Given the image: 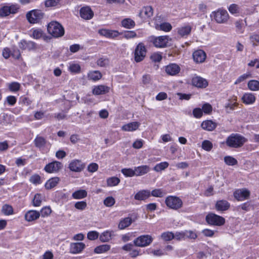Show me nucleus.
Wrapping results in <instances>:
<instances>
[{
	"mask_svg": "<svg viewBox=\"0 0 259 259\" xmlns=\"http://www.w3.org/2000/svg\"><path fill=\"white\" fill-rule=\"evenodd\" d=\"M121 25L125 28L132 29L135 27V22L130 18H125L122 20Z\"/></svg>",
	"mask_w": 259,
	"mask_h": 259,
	"instance_id": "31",
	"label": "nucleus"
},
{
	"mask_svg": "<svg viewBox=\"0 0 259 259\" xmlns=\"http://www.w3.org/2000/svg\"><path fill=\"white\" fill-rule=\"evenodd\" d=\"M44 16V13L39 10H33L28 12L26 18L30 23H38Z\"/></svg>",
	"mask_w": 259,
	"mask_h": 259,
	"instance_id": "4",
	"label": "nucleus"
},
{
	"mask_svg": "<svg viewBox=\"0 0 259 259\" xmlns=\"http://www.w3.org/2000/svg\"><path fill=\"white\" fill-rule=\"evenodd\" d=\"M60 0H46L45 1V6L47 7L56 6Z\"/></svg>",
	"mask_w": 259,
	"mask_h": 259,
	"instance_id": "58",
	"label": "nucleus"
},
{
	"mask_svg": "<svg viewBox=\"0 0 259 259\" xmlns=\"http://www.w3.org/2000/svg\"><path fill=\"white\" fill-rule=\"evenodd\" d=\"M151 59L155 62H159L162 59V56L159 53H155L151 56Z\"/></svg>",
	"mask_w": 259,
	"mask_h": 259,
	"instance_id": "57",
	"label": "nucleus"
},
{
	"mask_svg": "<svg viewBox=\"0 0 259 259\" xmlns=\"http://www.w3.org/2000/svg\"><path fill=\"white\" fill-rule=\"evenodd\" d=\"M224 161L227 165L233 166L238 163L237 160L234 157L230 156H227L224 157Z\"/></svg>",
	"mask_w": 259,
	"mask_h": 259,
	"instance_id": "40",
	"label": "nucleus"
},
{
	"mask_svg": "<svg viewBox=\"0 0 259 259\" xmlns=\"http://www.w3.org/2000/svg\"><path fill=\"white\" fill-rule=\"evenodd\" d=\"M20 84L17 82H13L9 85V89L11 92H17L19 90Z\"/></svg>",
	"mask_w": 259,
	"mask_h": 259,
	"instance_id": "54",
	"label": "nucleus"
},
{
	"mask_svg": "<svg viewBox=\"0 0 259 259\" xmlns=\"http://www.w3.org/2000/svg\"><path fill=\"white\" fill-rule=\"evenodd\" d=\"M87 206V202L83 201L77 202L74 204L75 208L80 210H84Z\"/></svg>",
	"mask_w": 259,
	"mask_h": 259,
	"instance_id": "51",
	"label": "nucleus"
},
{
	"mask_svg": "<svg viewBox=\"0 0 259 259\" xmlns=\"http://www.w3.org/2000/svg\"><path fill=\"white\" fill-rule=\"evenodd\" d=\"M193 114L195 117L199 118L202 116L203 112L201 109L196 108L194 109L193 111Z\"/></svg>",
	"mask_w": 259,
	"mask_h": 259,
	"instance_id": "62",
	"label": "nucleus"
},
{
	"mask_svg": "<svg viewBox=\"0 0 259 259\" xmlns=\"http://www.w3.org/2000/svg\"><path fill=\"white\" fill-rule=\"evenodd\" d=\"M2 212L6 215H10L13 213V207L9 205L5 204L2 207Z\"/></svg>",
	"mask_w": 259,
	"mask_h": 259,
	"instance_id": "48",
	"label": "nucleus"
},
{
	"mask_svg": "<svg viewBox=\"0 0 259 259\" xmlns=\"http://www.w3.org/2000/svg\"><path fill=\"white\" fill-rule=\"evenodd\" d=\"M247 141L246 138L238 134H232L226 139V145L231 148L242 147Z\"/></svg>",
	"mask_w": 259,
	"mask_h": 259,
	"instance_id": "1",
	"label": "nucleus"
},
{
	"mask_svg": "<svg viewBox=\"0 0 259 259\" xmlns=\"http://www.w3.org/2000/svg\"><path fill=\"white\" fill-rule=\"evenodd\" d=\"M192 27L190 25H186L178 28V33L181 37H186L191 31Z\"/></svg>",
	"mask_w": 259,
	"mask_h": 259,
	"instance_id": "28",
	"label": "nucleus"
},
{
	"mask_svg": "<svg viewBox=\"0 0 259 259\" xmlns=\"http://www.w3.org/2000/svg\"><path fill=\"white\" fill-rule=\"evenodd\" d=\"M133 222L132 219L130 218H125L121 220L118 225V228L120 229H124L128 227Z\"/></svg>",
	"mask_w": 259,
	"mask_h": 259,
	"instance_id": "33",
	"label": "nucleus"
},
{
	"mask_svg": "<svg viewBox=\"0 0 259 259\" xmlns=\"http://www.w3.org/2000/svg\"><path fill=\"white\" fill-rule=\"evenodd\" d=\"M99 237V233L97 231H90L87 234L88 238L90 240H94Z\"/></svg>",
	"mask_w": 259,
	"mask_h": 259,
	"instance_id": "56",
	"label": "nucleus"
},
{
	"mask_svg": "<svg viewBox=\"0 0 259 259\" xmlns=\"http://www.w3.org/2000/svg\"><path fill=\"white\" fill-rule=\"evenodd\" d=\"M153 240V238L150 235H141L134 240V243L137 246L144 247L150 245Z\"/></svg>",
	"mask_w": 259,
	"mask_h": 259,
	"instance_id": "7",
	"label": "nucleus"
},
{
	"mask_svg": "<svg viewBox=\"0 0 259 259\" xmlns=\"http://www.w3.org/2000/svg\"><path fill=\"white\" fill-rule=\"evenodd\" d=\"M151 196V192L148 190H143L139 191L134 196L137 200H145Z\"/></svg>",
	"mask_w": 259,
	"mask_h": 259,
	"instance_id": "23",
	"label": "nucleus"
},
{
	"mask_svg": "<svg viewBox=\"0 0 259 259\" xmlns=\"http://www.w3.org/2000/svg\"><path fill=\"white\" fill-rule=\"evenodd\" d=\"M111 235L112 232L108 231L104 232L100 236V240L103 242H108L111 239Z\"/></svg>",
	"mask_w": 259,
	"mask_h": 259,
	"instance_id": "38",
	"label": "nucleus"
},
{
	"mask_svg": "<svg viewBox=\"0 0 259 259\" xmlns=\"http://www.w3.org/2000/svg\"><path fill=\"white\" fill-rule=\"evenodd\" d=\"M168 166V163L167 162H162L157 164L154 167V170L156 171H160L165 169Z\"/></svg>",
	"mask_w": 259,
	"mask_h": 259,
	"instance_id": "43",
	"label": "nucleus"
},
{
	"mask_svg": "<svg viewBox=\"0 0 259 259\" xmlns=\"http://www.w3.org/2000/svg\"><path fill=\"white\" fill-rule=\"evenodd\" d=\"M185 238H189L195 239L197 238L196 234L192 231H184Z\"/></svg>",
	"mask_w": 259,
	"mask_h": 259,
	"instance_id": "53",
	"label": "nucleus"
},
{
	"mask_svg": "<svg viewBox=\"0 0 259 259\" xmlns=\"http://www.w3.org/2000/svg\"><path fill=\"white\" fill-rule=\"evenodd\" d=\"M206 55L202 50H198L193 53V58L196 63H203L206 59Z\"/></svg>",
	"mask_w": 259,
	"mask_h": 259,
	"instance_id": "18",
	"label": "nucleus"
},
{
	"mask_svg": "<svg viewBox=\"0 0 259 259\" xmlns=\"http://www.w3.org/2000/svg\"><path fill=\"white\" fill-rule=\"evenodd\" d=\"M98 33L102 36L109 38H114L117 37L119 32L117 30H110L107 29H101L99 30Z\"/></svg>",
	"mask_w": 259,
	"mask_h": 259,
	"instance_id": "17",
	"label": "nucleus"
},
{
	"mask_svg": "<svg viewBox=\"0 0 259 259\" xmlns=\"http://www.w3.org/2000/svg\"><path fill=\"white\" fill-rule=\"evenodd\" d=\"M137 36L136 33L134 31H127L124 34V37L127 39H130L136 37Z\"/></svg>",
	"mask_w": 259,
	"mask_h": 259,
	"instance_id": "63",
	"label": "nucleus"
},
{
	"mask_svg": "<svg viewBox=\"0 0 259 259\" xmlns=\"http://www.w3.org/2000/svg\"><path fill=\"white\" fill-rule=\"evenodd\" d=\"M206 220L209 224L217 226L223 225L225 222L224 218L212 213L206 215Z\"/></svg>",
	"mask_w": 259,
	"mask_h": 259,
	"instance_id": "9",
	"label": "nucleus"
},
{
	"mask_svg": "<svg viewBox=\"0 0 259 259\" xmlns=\"http://www.w3.org/2000/svg\"><path fill=\"white\" fill-rule=\"evenodd\" d=\"M84 167L82 162L77 159H74L71 161L69 165V168L70 170L75 172H80Z\"/></svg>",
	"mask_w": 259,
	"mask_h": 259,
	"instance_id": "15",
	"label": "nucleus"
},
{
	"mask_svg": "<svg viewBox=\"0 0 259 259\" xmlns=\"http://www.w3.org/2000/svg\"><path fill=\"white\" fill-rule=\"evenodd\" d=\"M88 77L91 80L96 81L102 77V74L99 71H91L88 74Z\"/></svg>",
	"mask_w": 259,
	"mask_h": 259,
	"instance_id": "36",
	"label": "nucleus"
},
{
	"mask_svg": "<svg viewBox=\"0 0 259 259\" xmlns=\"http://www.w3.org/2000/svg\"><path fill=\"white\" fill-rule=\"evenodd\" d=\"M47 30L53 37L58 38L64 34V29L63 26L57 21H52L48 25Z\"/></svg>",
	"mask_w": 259,
	"mask_h": 259,
	"instance_id": "2",
	"label": "nucleus"
},
{
	"mask_svg": "<svg viewBox=\"0 0 259 259\" xmlns=\"http://www.w3.org/2000/svg\"><path fill=\"white\" fill-rule=\"evenodd\" d=\"M146 49L145 45L139 43L136 47L135 51V60L136 62H140L144 60L146 56Z\"/></svg>",
	"mask_w": 259,
	"mask_h": 259,
	"instance_id": "8",
	"label": "nucleus"
},
{
	"mask_svg": "<svg viewBox=\"0 0 259 259\" xmlns=\"http://www.w3.org/2000/svg\"><path fill=\"white\" fill-rule=\"evenodd\" d=\"M60 179L58 177H54L50 179L45 184L47 189H51L55 187L59 183Z\"/></svg>",
	"mask_w": 259,
	"mask_h": 259,
	"instance_id": "30",
	"label": "nucleus"
},
{
	"mask_svg": "<svg viewBox=\"0 0 259 259\" xmlns=\"http://www.w3.org/2000/svg\"><path fill=\"white\" fill-rule=\"evenodd\" d=\"M87 196V192L85 190H79L72 194V197L75 199H83Z\"/></svg>",
	"mask_w": 259,
	"mask_h": 259,
	"instance_id": "32",
	"label": "nucleus"
},
{
	"mask_svg": "<svg viewBox=\"0 0 259 259\" xmlns=\"http://www.w3.org/2000/svg\"><path fill=\"white\" fill-rule=\"evenodd\" d=\"M212 147V143L208 140H204L202 143V148L206 151H210Z\"/></svg>",
	"mask_w": 259,
	"mask_h": 259,
	"instance_id": "46",
	"label": "nucleus"
},
{
	"mask_svg": "<svg viewBox=\"0 0 259 259\" xmlns=\"http://www.w3.org/2000/svg\"><path fill=\"white\" fill-rule=\"evenodd\" d=\"M171 39L167 35L160 36L158 37L152 36L151 41L156 48H164L167 46V44Z\"/></svg>",
	"mask_w": 259,
	"mask_h": 259,
	"instance_id": "5",
	"label": "nucleus"
},
{
	"mask_svg": "<svg viewBox=\"0 0 259 259\" xmlns=\"http://www.w3.org/2000/svg\"><path fill=\"white\" fill-rule=\"evenodd\" d=\"M211 17L218 23H226L228 21L229 15L226 10L219 9L211 14Z\"/></svg>",
	"mask_w": 259,
	"mask_h": 259,
	"instance_id": "3",
	"label": "nucleus"
},
{
	"mask_svg": "<svg viewBox=\"0 0 259 259\" xmlns=\"http://www.w3.org/2000/svg\"><path fill=\"white\" fill-rule=\"evenodd\" d=\"M52 212L51 209L50 207H45L41 210V214L42 217L48 216Z\"/></svg>",
	"mask_w": 259,
	"mask_h": 259,
	"instance_id": "61",
	"label": "nucleus"
},
{
	"mask_svg": "<svg viewBox=\"0 0 259 259\" xmlns=\"http://www.w3.org/2000/svg\"><path fill=\"white\" fill-rule=\"evenodd\" d=\"M161 237L164 241H170L174 239V234L171 232H164L162 233Z\"/></svg>",
	"mask_w": 259,
	"mask_h": 259,
	"instance_id": "44",
	"label": "nucleus"
},
{
	"mask_svg": "<svg viewBox=\"0 0 259 259\" xmlns=\"http://www.w3.org/2000/svg\"><path fill=\"white\" fill-rule=\"evenodd\" d=\"M247 86L248 89L252 91L259 90V81L256 80H251L248 81Z\"/></svg>",
	"mask_w": 259,
	"mask_h": 259,
	"instance_id": "35",
	"label": "nucleus"
},
{
	"mask_svg": "<svg viewBox=\"0 0 259 259\" xmlns=\"http://www.w3.org/2000/svg\"><path fill=\"white\" fill-rule=\"evenodd\" d=\"M110 88L106 85H100L95 87L93 93L95 95L105 94L109 92Z\"/></svg>",
	"mask_w": 259,
	"mask_h": 259,
	"instance_id": "24",
	"label": "nucleus"
},
{
	"mask_svg": "<svg viewBox=\"0 0 259 259\" xmlns=\"http://www.w3.org/2000/svg\"><path fill=\"white\" fill-rule=\"evenodd\" d=\"M121 172L126 177H132L135 176V169L123 168L121 169Z\"/></svg>",
	"mask_w": 259,
	"mask_h": 259,
	"instance_id": "50",
	"label": "nucleus"
},
{
	"mask_svg": "<svg viewBox=\"0 0 259 259\" xmlns=\"http://www.w3.org/2000/svg\"><path fill=\"white\" fill-rule=\"evenodd\" d=\"M42 196L40 194H36L32 200L33 205L39 206L42 202Z\"/></svg>",
	"mask_w": 259,
	"mask_h": 259,
	"instance_id": "41",
	"label": "nucleus"
},
{
	"mask_svg": "<svg viewBox=\"0 0 259 259\" xmlns=\"http://www.w3.org/2000/svg\"><path fill=\"white\" fill-rule=\"evenodd\" d=\"M115 202V199L112 197H108L104 200V205L107 207H111Z\"/></svg>",
	"mask_w": 259,
	"mask_h": 259,
	"instance_id": "52",
	"label": "nucleus"
},
{
	"mask_svg": "<svg viewBox=\"0 0 259 259\" xmlns=\"http://www.w3.org/2000/svg\"><path fill=\"white\" fill-rule=\"evenodd\" d=\"M157 29L161 30L166 32L169 31L172 29L171 24L169 23L164 22L156 26Z\"/></svg>",
	"mask_w": 259,
	"mask_h": 259,
	"instance_id": "39",
	"label": "nucleus"
},
{
	"mask_svg": "<svg viewBox=\"0 0 259 259\" xmlns=\"http://www.w3.org/2000/svg\"><path fill=\"white\" fill-rule=\"evenodd\" d=\"M180 67L176 64H170L165 67V72L169 75H175L179 73Z\"/></svg>",
	"mask_w": 259,
	"mask_h": 259,
	"instance_id": "20",
	"label": "nucleus"
},
{
	"mask_svg": "<svg viewBox=\"0 0 259 259\" xmlns=\"http://www.w3.org/2000/svg\"><path fill=\"white\" fill-rule=\"evenodd\" d=\"M239 7L235 4H232L230 5L228 10L232 14H236L239 13Z\"/></svg>",
	"mask_w": 259,
	"mask_h": 259,
	"instance_id": "49",
	"label": "nucleus"
},
{
	"mask_svg": "<svg viewBox=\"0 0 259 259\" xmlns=\"http://www.w3.org/2000/svg\"><path fill=\"white\" fill-rule=\"evenodd\" d=\"M135 176H141L147 174L150 170L149 166L144 165L135 167Z\"/></svg>",
	"mask_w": 259,
	"mask_h": 259,
	"instance_id": "25",
	"label": "nucleus"
},
{
	"mask_svg": "<svg viewBox=\"0 0 259 259\" xmlns=\"http://www.w3.org/2000/svg\"><path fill=\"white\" fill-rule=\"evenodd\" d=\"M241 99L245 104H252L255 101V97L252 93H245L242 97Z\"/></svg>",
	"mask_w": 259,
	"mask_h": 259,
	"instance_id": "27",
	"label": "nucleus"
},
{
	"mask_svg": "<svg viewBox=\"0 0 259 259\" xmlns=\"http://www.w3.org/2000/svg\"><path fill=\"white\" fill-rule=\"evenodd\" d=\"M201 126L203 130L207 131H212L217 127V123L212 120H206L202 122Z\"/></svg>",
	"mask_w": 259,
	"mask_h": 259,
	"instance_id": "26",
	"label": "nucleus"
},
{
	"mask_svg": "<svg viewBox=\"0 0 259 259\" xmlns=\"http://www.w3.org/2000/svg\"><path fill=\"white\" fill-rule=\"evenodd\" d=\"M229 207V203L226 200L218 201L215 204L216 209L221 211L227 210Z\"/></svg>",
	"mask_w": 259,
	"mask_h": 259,
	"instance_id": "29",
	"label": "nucleus"
},
{
	"mask_svg": "<svg viewBox=\"0 0 259 259\" xmlns=\"http://www.w3.org/2000/svg\"><path fill=\"white\" fill-rule=\"evenodd\" d=\"M166 193L161 189H155L151 192V195L156 197H162Z\"/></svg>",
	"mask_w": 259,
	"mask_h": 259,
	"instance_id": "45",
	"label": "nucleus"
},
{
	"mask_svg": "<svg viewBox=\"0 0 259 259\" xmlns=\"http://www.w3.org/2000/svg\"><path fill=\"white\" fill-rule=\"evenodd\" d=\"M141 123L139 122H132L123 125L121 127L122 130L125 132H133L137 130Z\"/></svg>",
	"mask_w": 259,
	"mask_h": 259,
	"instance_id": "22",
	"label": "nucleus"
},
{
	"mask_svg": "<svg viewBox=\"0 0 259 259\" xmlns=\"http://www.w3.org/2000/svg\"><path fill=\"white\" fill-rule=\"evenodd\" d=\"M62 166L61 162L55 161L46 165L45 170L48 173L56 172L61 169Z\"/></svg>",
	"mask_w": 259,
	"mask_h": 259,
	"instance_id": "11",
	"label": "nucleus"
},
{
	"mask_svg": "<svg viewBox=\"0 0 259 259\" xmlns=\"http://www.w3.org/2000/svg\"><path fill=\"white\" fill-rule=\"evenodd\" d=\"M120 182V179L117 177H111L107 179V185L110 187L117 185Z\"/></svg>",
	"mask_w": 259,
	"mask_h": 259,
	"instance_id": "42",
	"label": "nucleus"
},
{
	"mask_svg": "<svg viewBox=\"0 0 259 259\" xmlns=\"http://www.w3.org/2000/svg\"><path fill=\"white\" fill-rule=\"evenodd\" d=\"M165 203L170 208L177 210L182 206L183 202L180 198L176 196H169L165 199Z\"/></svg>",
	"mask_w": 259,
	"mask_h": 259,
	"instance_id": "6",
	"label": "nucleus"
},
{
	"mask_svg": "<svg viewBox=\"0 0 259 259\" xmlns=\"http://www.w3.org/2000/svg\"><path fill=\"white\" fill-rule=\"evenodd\" d=\"M110 249V246L107 244H104L96 247L94 251L96 253H102L108 251Z\"/></svg>",
	"mask_w": 259,
	"mask_h": 259,
	"instance_id": "37",
	"label": "nucleus"
},
{
	"mask_svg": "<svg viewBox=\"0 0 259 259\" xmlns=\"http://www.w3.org/2000/svg\"><path fill=\"white\" fill-rule=\"evenodd\" d=\"M97 63L101 67H105L109 64V60L107 58H101L97 60Z\"/></svg>",
	"mask_w": 259,
	"mask_h": 259,
	"instance_id": "55",
	"label": "nucleus"
},
{
	"mask_svg": "<svg viewBox=\"0 0 259 259\" xmlns=\"http://www.w3.org/2000/svg\"><path fill=\"white\" fill-rule=\"evenodd\" d=\"M85 244L83 242L71 243L69 252L72 254L80 253L85 248Z\"/></svg>",
	"mask_w": 259,
	"mask_h": 259,
	"instance_id": "14",
	"label": "nucleus"
},
{
	"mask_svg": "<svg viewBox=\"0 0 259 259\" xmlns=\"http://www.w3.org/2000/svg\"><path fill=\"white\" fill-rule=\"evenodd\" d=\"M80 17L84 20H90L94 16V12L89 6L82 7L79 11Z\"/></svg>",
	"mask_w": 259,
	"mask_h": 259,
	"instance_id": "13",
	"label": "nucleus"
},
{
	"mask_svg": "<svg viewBox=\"0 0 259 259\" xmlns=\"http://www.w3.org/2000/svg\"><path fill=\"white\" fill-rule=\"evenodd\" d=\"M34 142L35 146L39 149L43 148L46 143L45 138L40 136H37Z\"/></svg>",
	"mask_w": 259,
	"mask_h": 259,
	"instance_id": "34",
	"label": "nucleus"
},
{
	"mask_svg": "<svg viewBox=\"0 0 259 259\" xmlns=\"http://www.w3.org/2000/svg\"><path fill=\"white\" fill-rule=\"evenodd\" d=\"M43 31L40 29H36L32 30L31 36L35 39H39L43 36Z\"/></svg>",
	"mask_w": 259,
	"mask_h": 259,
	"instance_id": "47",
	"label": "nucleus"
},
{
	"mask_svg": "<svg viewBox=\"0 0 259 259\" xmlns=\"http://www.w3.org/2000/svg\"><path fill=\"white\" fill-rule=\"evenodd\" d=\"M153 14L152 7L146 6L143 7L139 13V16L142 18H148L151 17Z\"/></svg>",
	"mask_w": 259,
	"mask_h": 259,
	"instance_id": "19",
	"label": "nucleus"
},
{
	"mask_svg": "<svg viewBox=\"0 0 259 259\" xmlns=\"http://www.w3.org/2000/svg\"><path fill=\"white\" fill-rule=\"evenodd\" d=\"M192 84L198 88H205L208 85L207 81L198 76H193L191 80Z\"/></svg>",
	"mask_w": 259,
	"mask_h": 259,
	"instance_id": "12",
	"label": "nucleus"
},
{
	"mask_svg": "<svg viewBox=\"0 0 259 259\" xmlns=\"http://www.w3.org/2000/svg\"><path fill=\"white\" fill-rule=\"evenodd\" d=\"M18 9L19 7L15 5L4 6L0 8V17H4L10 14H15L18 12Z\"/></svg>",
	"mask_w": 259,
	"mask_h": 259,
	"instance_id": "10",
	"label": "nucleus"
},
{
	"mask_svg": "<svg viewBox=\"0 0 259 259\" xmlns=\"http://www.w3.org/2000/svg\"><path fill=\"white\" fill-rule=\"evenodd\" d=\"M212 110V107L210 104L208 103L204 104L202 107V112L203 111L205 114H209L211 112Z\"/></svg>",
	"mask_w": 259,
	"mask_h": 259,
	"instance_id": "59",
	"label": "nucleus"
},
{
	"mask_svg": "<svg viewBox=\"0 0 259 259\" xmlns=\"http://www.w3.org/2000/svg\"><path fill=\"white\" fill-rule=\"evenodd\" d=\"M69 70L71 72L78 73L80 70V67L77 64H71L69 67Z\"/></svg>",
	"mask_w": 259,
	"mask_h": 259,
	"instance_id": "60",
	"label": "nucleus"
},
{
	"mask_svg": "<svg viewBox=\"0 0 259 259\" xmlns=\"http://www.w3.org/2000/svg\"><path fill=\"white\" fill-rule=\"evenodd\" d=\"M250 195V192L247 189H238L235 191L234 196L239 201H243L247 199Z\"/></svg>",
	"mask_w": 259,
	"mask_h": 259,
	"instance_id": "16",
	"label": "nucleus"
},
{
	"mask_svg": "<svg viewBox=\"0 0 259 259\" xmlns=\"http://www.w3.org/2000/svg\"><path fill=\"white\" fill-rule=\"evenodd\" d=\"M6 100L9 105L13 106L16 103L17 99L15 96H9L7 97Z\"/></svg>",
	"mask_w": 259,
	"mask_h": 259,
	"instance_id": "64",
	"label": "nucleus"
},
{
	"mask_svg": "<svg viewBox=\"0 0 259 259\" xmlns=\"http://www.w3.org/2000/svg\"><path fill=\"white\" fill-rule=\"evenodd\" d=\"M39 217L40 213L39 211L30 210L26 213L25 219L28 222H32L38 219Z\"/></svg>",
	"mask_w": 259,
	"mask_h": 259,
	"instance_id": "21",
	"label": "nucleus"
}]
</instances>
